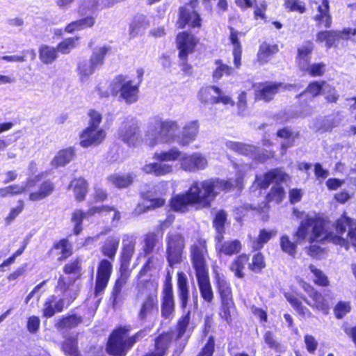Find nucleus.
Returning a JSON list of instances; mask_svg holds the SVG:
<instances>
[{"mask_svg": "<svg viewBox=\"0 0 356 356\" xmlns=\"http://www.w3.org/2000/svg\"><path fill=\"white\" fill-rule=\"evenodd\" d=\"M219 254L231 256L238 253L241 250V242L238 240L228 241L216 246Z\"/></svg>", "mask_w": 356, "mask_h": 356, "instance_id": "35", "label": "nucleus"}, {"mask_svg": "<svg viewBox=\"0 0 356 356\" xmlns=\"http://www.w3.org/2000/svg\"><path fill=\"white\" fill-rule=\"evenodd\" d=\"M54 295L49 296L43 304L42 309V316L44 318H49L55 315L56 312H61L65 306V300L64 298H60L56 300Z\"/></svg>", "mask_w": 356, "mask_h": 356, "instance_id": "22", "label": "nucleus"}, {"mask_svg": "<svg viewBox=\"0 0 356 356\" xmlns=\"http://www.w3.org/2000/svg\"><path fill=\"white\" fill-rule=\"evenodd\" d=\"M265 343L268 347L274 350L276 353H282L286 350V348L279 343L275 338L273 334L270 331H267L264 336Z\"/></svg>", "mask_w": 356, "mask_h": 356, "instance_id": "51", "label": "nucleus"}, {"mask_svg": "<svg viewBox=\"0 0 356 356\" xmlns=\"http://www.w3.org/2000/svg\"><path fill=\"white\" fill-rule=\"evenodd\" d=\"M83 322V318L76 314L62 316L56 320L54 327L59 331L68 330L76 327Z\"/></svg>", "mask_w": 356, "mask_h": 356, "instance_id": "23", "label": "nucleus"}, {"mask_svg": "<svg viewBox=\"0 0 356 356\" xmlns=\"http://www.w3.org/2000/svg\"><path fill=\"white\" fill-rule=\"evenodd\" d=\"M140 132L138 121L127 118L118 129V138L129 147H136L140 142Z\"/></svg>", "mask_w": 356, "mask_h": 356, "instance_id": "11", "label": "nucleus"}, {"mask_svg": "<svg viewBox=\"0 0 356 356\" xmlns=\"http://www.w3.org/2000/svg\"><path fill=\"white\" fill-rule=\"evenodd\" d=\"M162 162L146 164L143 166V170L147 174H153L156 176H163L171 172L172 165Z\"/></svg>", "mask_w": 356, "mask_h": 356, "instance_id": "34", "label": "nucleus"}, {"mask_svg": "<svg viewBox=\"0 0 356 356\" xmlns=\"http://www.w3.org/2000/svg\"><path fill=\"white\" fill-rule=\"evenodd\" d=\"M328 87V84L325 81H313L311 82L307 88L296 96L297 98H300L306 94H310L312 97L314 98L321 92H325Z\"/></svg>", "mask_w": 356, "mask_h": 356, "instance_id": "41", "label": "nucleus"}, {"mask_svg": "<svg viewBox=\"0 0 356 356\" xmlns=\"http://www.w3.org/2000/svg\"><path fill=\"white\" fill-rule=\"evenodd\" d=\"M108 181L118 188H125L132 183V178L129 175L121 176L119 175H111Z\"/></svg>", "mask_w": 356, "mask_h": 356, "instance_id": "56", "label": "nucleus"}, {"mask_svg": "<svg viewBox=\"0 0 356 356\" xmlns=\"http://www.w3.org/2000/svg\"><path fill=\"white\" fill-rule=\"evenodd\" d=\"M177 277L178 296L181 307L185 309L188 303L189 294L188 281L186 275L182 272L178 273Z\"/></svg>", "mask_w": 356, "mask_h": 356, "instance_id": "32", "label": "nucleus"}, {"mask_svg": "<svg viewBox=\"0 0 356 356\" xmlns=\"http://www.w3.org/2000/svg\"><path fill=\"white\" fill-rule=\"evenodd\" d=\"M100 7L99 0H79L77 13L85 16L88 13H93Z\"/></svg>", "mask_w": 356, "mask_h": 356, "instance_id": "46", "label": "nucleus"}, {"mask_svg": "<svg viewBox=\"0 0 356 356\" xmlns=\"http://www.w3.org/2000/svg\"><path fill=\"white\" fill-rule=\"evenodd\" d=\"M69 188H73L75 197L78 201L83 200L88 193V183L83 178L72 180Z\"/></svg>", "mask_w": 356, "mask_h": 356, "instance_id": "40", "label": "nucleus"}, {"mask_svg": "<svg viewBox=\"0 0 356 356\" xmlns=\"http://www.w3.org/2000/svg\"><path fill=\"white\" fill-rule=\"evenodd\" d=\"M26 191V186L11 185L8 187L0 188V197H5L8 195H15L21 194Z\"/></svg>", "mask_w": 356, "mask_h": 356, "instance_id": "62", "label": "nucleus"}, {"mask_svg": "<svg viewBox=\"0 0 356 356\" xmlns=\"http://www.w3.org/2000/svg\"><path fill=\"white\" fill-rule=\"evenodd\" d=\"M166 259L169 266L173 268L182 261L185 246L184 237L177 232H170L166 236Z\"/></svg>", "mask_w": 356, "mask_h": 356, "instance_id": "9", "label": "nucleus"}, {"mask_svg": "<svg viewBox=\"0 0 356 356\" xmlns=\"http://www.w3.org/2000/svg\"><path fill=\"white\" fill-rule=\"evenodd\" d=\"M181 152L177 148H172L166 152H156L154 158L160 161H174L177 160L181 156Z\"/></svg>", "mask_w": 356, "mask_h": 356, "instance_id": "50", "label": "nucleus"}, {"mask_svg": "<svg viewBox=\"0 0 356 356\" xmlns=\"http://www.w3.org/2000/svg\"><path fill=\"white\" fill-rule=\"evenodd\" d=\"M215 64L216 67L213 72V78L214 80L218 81L220 79L223 75L229 76L232 74V68L222 63V60H217Z\"/></svg>", "mask_w": 356, "mask_h": 356, "instance_id": "54", "label": "nucleus"}, {"mask_svg": "<svg viewBox=\"0 0 356 356\" xmlns=\"http://www.w3.org/2000/svg\"><path fill=\"white\" fill-rule=\"evenodd\" d=\"M111 51V47L103 46L94 49L89 60L97 69L103 65L106 55Z\"/></svg>", "mask_w": 356, "mask_h": 356, "instance_id": "43", "label": "nucleus"}, {"mask_svg": "<svg viewBox=\"0 0 356 356\" xmlns=\"http://www.w3.org/2000/svg\"><path fill=\"white\" fill-rule=\"evenodd\" d=\"M265 267L264 256L261 253H257L252 259V262L249 264V268L254 273H259Z\"/></svg>", "mask_w": 356, "mask_h": 356, "instance_id": "61", "label": "nucleus"}, {"mask_svg": "<svg viewBox=\"0 0 356 356\" xmlns=\"http://www.w3.org/2000/svg\"><path fill=\"white\" fill-rule=\"evenodd\" d=\"M335 229L337 235L327 234L325 230L326 237L324 240L331 241L332 243L346 247L349 249L352 245L356 248V220L345 215L339 218L335 223Z\"/></svg>", "mask_w": 356, "mask_h": 356, "instance_id": "7", "label": "nucleus"}, {"mask_svg": "<svg viewBox=\"0 0 356 356\" xmlns=\"http://www.w3.org/2000/svg\"><path fill=\"white\" fill-rule=\"evenodd\" d=\"M284 6L289 11L304 13L306 10L305 3L300 0H285Z\"/></svg>", "mask_w": 356, "mask_h": 356, "instance_id": "59", "label": "nucleus"}, {"mask_svg": "<svg viewBox=\"0 0 356 356\" xmlns=\"http://www.w3.org/2000/svg\"><path fill=\"white\" fill-rule=\"evenodd\" d=\"M248 261V257L245 254H241L237 257L231 264L230 269L234 273L236 277L243 278L245 276L243 270Z\"/></svg>", "mask_w": 356, "mask_h": 356, "instance_id": "48", "label": "nucleus"}, {"mask_svg": "<svg viewBox=\"0 0 356 356\" xmlns=\"http://www.w3.org/2000/svg\"><path fill=\"white\" fill-rule=\"evenodd\" d=\"M179 27L183 29L186 24L191 27H200L201 18L194 10L192 4L179 8V17L177 21Z\"/></svg>", "mask_w": 356, "mask_h": 356, "instance_id": "19", "label": "nucleus"}, {"mask_svg": "<svg viewBox=\"0 0 356 356\" xmlns=\"http://www.w3.org/2000/svg\"><path fill=\"white\" fill-rule=\"evenodd\" d=\"M286 299L291 304V305L294 308V309L297 312V313L300 315L303 318H312L313 315L312 312L307 309L305 306H304L302 302L295 296L289 295L286 296Z\"/></svg>", "mask_w": 356, "mask_h": 356, "instance_id": "47", "label": "nucleus"}, {"mask_svg": "<svg viewBox=\"0 0 356 356\" xmlns=\"http://www.w3.org/2000/svg\"><path fill=\"white\" fill-rule=\"evenodd\" d=\"M113 95L120 93V97L127 104H131L138 101L139 86L122 74L117 76L111 85Z\"/></svg>", "mask_w": 356, "mask_h": 356, "instance_id": "8", "label": "nucleus"}, {"mask_svg": "<svg viewBox=\"0 0 356 356\" xmlns=\"http://www.w3.org/2000/svg\"><path fill=\"white\" fill-rule=\"evenodd\" d=\"M77 343V337L76 336H69L63 342L61 348L67 356H79Z\"/></svg>", "mask_w": 356, "mask_h": 356, "instance_id": "45", "label": "nucleus"}, {"mask_svg": "<svg viewBox=\"0 0 356 356\" xmlns=\"http://www.w3.org/2000/svg\"><path fill=\"white\" fill-rule=\"evenodd\" d=\"M112 269L113 265L111 261L102 259L99 263L94 292L95 297L102 295L104 291L110 280Z\"/></svg>", "mask_w": 356, "mask_h": 356, "instance_id": "13", "label": "nucleus"}, {"mask_svg": "<svg viewBox=\"0 0 356 356\" xmlns=\"http://www.w3.org/2000/svg\"><path fill=\"white\" fill-rule=\"evenodd\" d=\"M295 87L291 84H283L282 83L266 82L259 85L255 90V99L257 100H264L269 102L273 99L280 88H283L289 90L291 88Z\"/></svg>", "mask_w": 356, "mask_h": 356, "instance_id": "16", "label": "nucleus"}, {"mask_svg": "<svg viewBox=\"0 0 356 356\" xmlns=\"http://www.w3.org/2000/svg\"><path fill=\"white\" fill-rule=\"evenodd\" d=\"M120 241L119 235H111L106 238L101 247L102 254L108 257L111 261H114Z\"/></svg>", "mask_w": 356, "mask_h": 356, "instance_id": "24", "label": "nucleus"}, {"mask_svg": "<svg viewBox=\"0 0 356 356\" xmlns=\"http://www.w3.org/2000/svg\"><path fill=\"white\" fill-rule=\"evenodd\" d=\"M88 218L87 213L81 210L76 209L72 214L71 220L74 223V233L78 235L82 231V222L84 218Z\"/></svg>", "mask_w": 356, "mask_h": 356, "instance_id": "53", "label": "nucleus"}, {"mask_svg": "<svg viewBox=\"0 0 356 356\" xmlns=\"http://www.w3.org/2000/svg\"><path fill=\"white\" fill-rule=\"evenodd\" d=\"M216 286L220 296L221 302H229L232 300V292L230 284L223 275L217 273L216 275Z\"/></svg>", "mask_w": 356, "mask_h": 356, "instance_id": "27", "label": "nucleus"}, {"mask_svg": "<svg viewBox=\"0 0 356 356\" xmlns=\"http://www.w3.org/2000/svg\"><path fill=\"white\" fill-rule=\"evenodd\" d=\"M318 14L314 17L319 24H323L325 28H329L332 24L331 17L329 14V2L323 0L321 5L318 8Z\"/></svg>", "mask_w": 356, "mask_h": 356, "instance_id": "36", "label": "nucleus"}, {"mask_svg": "<svg viewBox=\"0 0 356 356\" xmlns=\"http://www.w3.org/2000/svg\"><path fill=\"white\" fill-rule=\"evenodd\" d=\"M167 190L166 183L161 182L155 185L152 191L143 195L145 199L148 200V202L145 204H138L135 210L136 213L139 215L164 205L165 200L162 196L166 193Z\"/></svg>", "mask_w": 356, "mask_h": 356, "instance_id": "10", "label": "nucleus"}, {"mask_svg": "<svg viewBox=\"0 0 356 356\" xmlns=\"http://www.w3.org/2000/svg\"><path fill=\"white\" fill-rule=\"evenodd\" d=\"M188 205H195L186 192L185 194L177 195L170 202L171 208L177 211L184 212Z\"/></svg>", "mask_w": 356, "mask_h": 356, "instance_id": "38", "label": "nucleus"}, {"mask_svg": "<svg viewBox=\"0 0 356 356\" xmlns=\"http://www.w3.org/2000/svg\"><path fill=\"white\" fill-rule=\"evenodd\" d=\"M202 298L207 302H211L213 293L209 280V274L196 276Z\"/></svg>", "mask_w": 356, "mask_h": 356, "instance_id": "31", "label": "nucleus"}, {"mask_svg": "<svg viewBox=\"0 0 356 356\" xmlns=\"http://www.w3.org/2000/svg\"><path fill=\"white\" fill-rule=\"evenodd\" d=\"M163 293L161 315L165 318H170L175 311V301L172 284L168 283L164 286Z\"/></svg>", "mask_w": 356, "mask_h": 356, "instance_id": "21", "label": "nucleus"}, {"mask_svg": "<svg viewBox=\"0 0 356 356\" xmlns=\"http://www.w3.org/2000/svg\"><path fill=\"white\" fill-rule=\"evenodd\" d=\"M126 283L127 279L123 276L115 281L111 293V299L114 306L121 300V291Z\"/></svg>", "mask_w": 356, "mask_h": 356, "instance_id": "52", "label": "nucleus"}, {"mask_svg": "<svg viewBox=\"0 0 356 356\" xmlns=\"http://www.w3.org/2000/svg\"><path fill=\"white\" fill-rule=\"evenodd\" d=\"M181 168L186 172H195L205 169L208 165L207 158L199 152L184 154L180 159Z\"/></svg>", "mask_w": 356, "mask_h": 356, "instance_id": "15", "label": "nucleus"}, {"mask_svg": "<svg viewBox=\"0 0 356 356\" xmlns=\"http://www.w3.org/2000/svg\"><path fill=\"white\" fill-rule=\"evenodd\" d=\"M197 121H192L187 123L176 137L175 142L179 145L187 146L195 140L198 133Z\"/></svg>", "mask_w": 356, "mask_h": 356, "instance_id": "20", "label": "nucleus"}, {"mask_svg": "<svg viewBox=\"0 0 356 356\" xmlns=\"http://www.w3.org/2000/svg\"><path fill=\"white\" fill-rule=\"evenodd\" d=\"M106 131L102 129L86 128L80 135V145L88 147L99 145L105 139Z\"/></svg>", "mask_w": 356, "mask_h": 356, "instance_id": "18", "label": "nucleus"}, {"mask_svg": "<svg viewBox=\"0 0 356 356\" xmlns=\"http://www.w3.org/2000/svg\"><path fill=\"white\" fill-rule=\"evenodd\" d=\"M136 289L134 300L139 305L138 317L144 321L158 312L157 284L150 280H142Z\"/></svg>", "mask_w": 356, "mask_h": 356, "instance_id": "3", "label": "nucleus"}, {"mask_svg": "<svg viewBox=\"0 0 356 356\" xmlns=\"http://www.w3.org/2000/svg\"><path fill=\"white\" fill-rule=\"evenodd\" d=\"M326 65L323 63H314L312 65L307 64V68L304 71L307 72L312 76H321L325 72Z\"/></svg>", "mask_w": 356, "mask_h": 356, "instance_id": "63", "label": "nucleus"}, {"mask_svg": "<svg viewBox=\"0 0 356 356\" xmlns=\"http://www.w3.org/2000/svg\"><path fill=\"white\" fill-rule=\"evenodd\" d=\"M97 68L92 65L89 60L81 61L78 65V74L81 82H85L89 79Z\"/></svg>", "mask_w": 356, "mask_h": 356, "instance_id": "44", "label": "nucleus"}, {"mask_svg": "<svg viewBox=\"0 0 356 356\" xmlns=\"http://www.w3.org/2000/svg\"><path fill=\"white\" fill-rule=\"evenodd\" d=\"M159 237L154 233H149L145 239L144 251L145 255L151 254L159 243Z\"/></svg>", "mask_w": 356, "mask_h": 356, "instance_id": "60", "label": "nucleus"}, {"mask_svg": "<svg viewBox=\"0 0 356 356\" xmlns=\"http://www.w3.org/2000/svg\"><path fill=\"white\" fill-rule=\"evenodd\" d=\"M39 53L40 58L44 64L52 63L58 57L57 49L47 45L42 46Z\"/></svg>", "mask_w": 356, "mask_h": 356, "instance_id": "49", "label": "nucleus"}, {"mask_svg": "<svg viewBox=\"0 0 356 356\" xmlns=\"http://www.w3.org/2000/svg\"><path fill=\"white\" fill-rule=\"evenodd\" d=\"M314 50V44L310 41L305 42L298 49V63L301 70L307 68V64L310 61V55Z\"/></svg>", "mask_w": 356, "mask_h": 356, "instance_id": "28", "label": "nucleus"}, {"mask_svg": "<svg viewBox=\"0 0 356 356\" xmlns=\"http://www.w3.org/2000/svg\"><path fill=\"white\" fill-rule=\"evenodd\" d=\"M278 51V47L276 44H270L263 42L258 51V61L261 64L266 63L271 56Z\"/></svg>", "mask_w": 356, "mask_h": 356, "instance_id": "37", "label": "nucleus"}, {"mask_svg": "<svg viewBox=\"0 0 356 356\" xmlns=\"http://www.w3.org/2000/svg\"><path fill=\"white\" fill-rule=\"evenodd\" d=\"M136 240L133 236L124 235L122 239V250L121 252L122 266L129 264L134 252Z\"/></svg>", "mask_w": 356, "mask_h": 356, "instance_id": "26", "label": "nucleus"}, {"mask_svg": "<svg viewBox=\"0 0 356 356\" xmlns=\"http://www.w3.org/2000/svg\"><path fill=\"white\" fill-rule=\"evenodd\" d=\"M130 325L120 327L111 334L106 350L113 356H125L127 352L135 343L147 335L145 330H141L132 337L127 338V334L131 330Z\"/></svg>", "mask_w": 356, "mask_h": 356, "instance_id": "4", "label": "nucleus"}, {"mask_svg": "<svg viewBox=\"0 0 356 356\" xmlns=\"http://www.w3.org/2000/svg\"><path fill=\"white\" fill-rule=\"evenodd\" d=\"M240 184V179L236 181L211 179L194 182L187 193L195 205L205 208L211 206V203L221 191L239 186Z\"/></svg>", "mask_w": 356, "mask_h": 356, "instance_id": "2", "label": "nucleus"}, {"mask_svg": "<svg viewBox=\"0 0 356 356\" xmlns=\"http://www.w3.org/2000/svg\"><path fill=\"white\" fill-rule=\"evenodd\" d=\"M303 287L310 299L309 300L305 296H302L301 298L312 308L321 312L325 315L328 314L330 305L323 296L308 284H305Z\"/></svg>", "mask_w": 356, "mask_h": 356, "instance_id": "14", "label": "nucleus"}, {"mask_svg": "<svg viewBox=\"0 0 356 356\" xmlns=\"http://www.w3.org/2000/svg\"><path fill=\"white\" fill-rule=\"evenodd\" d=\"M179 125L178 122L172 120H162L156 118L154 124L149 126L146 135L145 142L150 146H154L159 143L175 142L178 134Z\"/></svg>", "mask_w": 356, "mask_h": 356, "instance_id": "5", "label": "nucleus"}, {"mask_svg": "<svg viewBox=\"0 0 356 356\" xmlns=\"http://www.w3.org/2000/svg\"><path fill=\"white\" fill-rule=\"evenodd\" d=\"M74 156V149L72 147L62 149L58 152L51 161L55 167L64 166L70 163Z\"/></svg>", "mask_w": 356, "mask_h": 356, "instance_id": "39", "label": "nucleus"}, {"mask_svg": "<svg viewBox=\"0 0 356 356\" xmlns=\"http://www.w3.org/2000/svg\"><path fill=\"white\" fill-rule=\"evenodd\" d=\"M227 218V213L223 210L219 211L216 214L213 223L218 233L222 234L225 232V223Z\"/></svg>", "mask_w": 356, "mask_h": 356, "instance_id": "58", "label": "nucleus"}, {"mask_svg": "<svg viewBox=\"0 0 356 356\" xmlns=\"http://www.w3.org/2000/svg\"><path fill=\"white\" fill-rule=\"evenodd\" d=\"M54 186L49 181L43 182L38 191L31 193L29 195V200L31 201H38L44 199L50 195L54 191Z\"/></svg>", "mask_w": 356, "mask_h": 356, "instance_id": "42", "label": "nucleus"}, {"mask_svg": "<svg viewBox=\"0 0 356 356\" xmlns=\"http://www.w3.org/2000/svg\"><path fill=\"white\" fill-rule=\"evenodd\" d=\"M172 340L171 333L166 332L160 334L155 339L154 341V353L159 356H164L167 354Z\"/></svg>", "mask_w": 356, "mask_h": 356, "instance_id": "33", "label": "nucleus"}, {"mask_svg": "<svg viewBox=\"0 0 356 356\" xmlns=\"http://www.w3.org/2000/svg\"><path fill=\"white\" fill-rule=\"evenodd\" d=\"M289 175L280 168H275L268 171L262 177H256L254 184L261 188H267L271 183H275L270 193L266 196L267 201L280 203L285 195L283 187L278 186L280 183L286 182Z\"/></svg>", "mask_w": 356, "mask_h": 356, "instance_id": "6", "label": "nucleus"}, {"mask_svg": "<svg viewBox=\"0 0 356 356\" xmlns=\"http://www.w3.org/2000/svg\"><path fill=\"white\" fill-rule=\"evenodd\" d=\"M191 255L193 267L195 270V276L209 274L207 265V250L204 241H199L191 248Z\"/></svg>", "mask_w": 356, "mask_h": 356, "instance_id": "12", "label": "nucleus"}, {"mask_svg": "<svg viewBox=\"0 0 356 356\" xmlns=\"http://www.w3.org/2000/svg\"><path fill=\"white\" fill-rule=\"evenodd\" d=\"M161 267V260L154 256L149 257L144 265L143 268L139 272V278L146 275L152 270L157 269Z\"/></svg>", "mask_w": 356, "mask_h": 356, "instance_id": "55", "label": "nucleus"}, {"mask_svg": "<svg viewBox=\"0 0 356 356\" xmlns=\"http://www.w3.org/2000/svg\"><path fill=\"white\" fill-rule=\"evenodd\" d=\"M150 23L146 15L138 13L132 19L129 26V35L130 38H136L143 29H145Z\"/></svg>", "mask_w": 356, "mask_h": 356, "instance_id": "25", "label": "nucleus"}, {"mask_svg": "<svg viewBox=\"0 0 356 356\" xmlns=\"http://www.w3.org/2000/svg\"><path fill=\"white\" fill-rule=\"evenodd\" d=\"M191 321V312L188 311L178 321L177 323V335L176 340L181 339L186 333Z\"/></svg>", "mask_w": 356, "mask_h": 356, "instance_id": "57", "label": "nucleus"}, {"mask_svg": "<svg viewBox=\"0 0 356 356\" xmlns=\"http://www.w3.org/2000/svg\"><path fill=\"white\" fill-rule=\"evenodd\" d=\"M213 91L217 95H220L222 92L221 89L217 86H206L200 88L197 97L204 105L217 104L216 97L212 95Z\"/></svg>", "mask_w": 356, "mask_h": 356, "instance_id": "30", "label": "nucleus"}, {"mask_svg": "<svg viewBox=\"0 0 356 356\" xmlns=\"http://www.w3.org/2000/svg\"><path fill=\"white\" fill-rule=\"evenodd\" d=\"M325 237L323 222L319 219L307 216L301 221L294 234L295 242L291 241L288 236H283L280 238V245L282 251L291 256H294L296 253V243L306 239L310 243L321 242Z\"/></svg>", "mask_w": 356, "mask_h": 356, "instance_id": "1", "label": "nucleus"}, {"mask_svg": "<svg viewBox=\"0 0 356 356\" xmlns=\"http://www.w3.org/2000/svg\"><path fill=\"white\" fill-rule=\"evenodd\" d=\"M177 48L179 50V56L185 60L189 54L193 51L198 40L191 33L182 32L177 36Z\"/></svg>", "mask_w": 356, "mask_h": 356, "instance_id": "17", "label": "nucleus"}, {"mask_svg": "<svg viewBox=\"0 0 356 356\" xmlns=\"http://www.w3.org/2000/svg\"><path fill=\"white\" fill-rule=\"evenodd\" d=\"M226 147L233 151L238 152L241 154L257 158L259 148L252 145L243 144L239 142L227 141Z\"/></svg>", "mask_w": 356, "mask_h": 356, "instance_id": "29", "label": "nucleus"}, {"mask_svg": "<svg viewBox=\"0 0 356 356\" xmlns=\"http://www.w3.org/2000/svg\"><path fill=\"white\" fill-rule=\"evenodd\" d=\"M215 349V341L213 337H209L207 342L201 349L197 356H213Z\"/></svg>", "mask_w": 356, "mask_h": 356, "instance_id": "64", "label": "nucleus"}]
</instances>
